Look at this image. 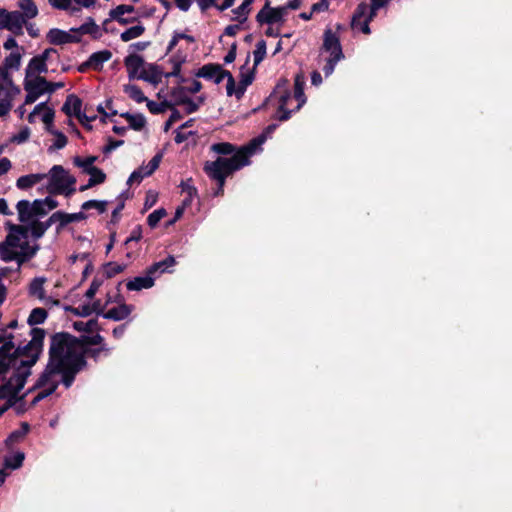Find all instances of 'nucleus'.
<instances>
[{
  "label": "nucleus",
  "instance_id": "f257e3e1",
  "mask_svg": "<svg viewBox=\"0 0 512 512\" xmlns=\"http://www.w3.org/2000/svg\"><path fill=\"white\" fill-rule=\"evenodd\" d=\"M85 365L82 346L76 337L65 332L56 333L50 340L48 363L34 389L46 386L57 389L60 382L69 388Z\"/></svg>",
  "mask_w": 512,
  "mask_h": 512
},
{
  "label": "nucleus",
  "instance_id": "f03ea898",
  "mask_svg": "<svg viewBox=\"0 0 512 512\" xmlns=\"http://www.w3.org/2000/svg\"><path fill=\"white\" fill-rule=\"evenodd\" d=\"M30 335L29 343L16 349V354H27V358L20 359L14 374L8 380L17 394L24 388L27 378L31 375V367L35 365L43 349L45 331L41 328H31Z\"/></svg>",
  "mask_w": 512,
  "mask_h": 512
},
{
  "label": "nucleus",
  "instance_id": "7ed1b4c3",
  "mask_svg": "<svg viewBox=\"0 0 512 512\" xmlns=\"http://www.w3.org/2000/svg\"><path fill=\"white\" fill-rule=\"evenodd\" d=\"M242 167H244V163L240 159H227L226 157H218L215 161L205 163V173L218 183L215 196L223 194L226 178Z\"/></svg>",
  "mask_w": 512,
  "mask_h": 512
},
{
  "label": "nucleus",
  "instance_id": "20e7f679",
  "mask_svg": "<svg viewBox=\"0 0 512 512\" xmlns=\"http://www.w3.org/2000/svg\"><path fill=\"white\" fill-rule=\"evenodd\" d=\"M76 178L69 174L61 165H54L49 171L48 191L52 194H63L70 197L75 192Z\"/></svg>",
  "mask_w": 512,
  "mask_h": 512
},
{
  "label": "nucleus",
  "instance_id": "39448f33",
  "mask_svg": "<svg viewBox=\"0 0 512 512\" xmlns=\"http://www.w3.org/2000/svg\"><path fill=\"white\" fill-rule=\"evenodd\" d=\"M53 56L59 57L58 51L54 48H47L42 54L34 56L26 67V78L46 73L48 71L47 62L52 60Z\"/></svg>",
  "mask_w": 512,
  "mask_h": 512
},
{
  "label": "nucleus",
  "instance_id": "423d86ee",
  "mask_svg": "<svg viewBox=\"0 0 512 512\" xmlns=\"http://www.w3.org/2000/svg\"><path fill=\"white\" fill-rule=\"evenodd\" d=\"M16 349L14 342L0 347V375L7 373L12 366H16L19 358H27V354H16Z\"/></svg>",
  "mask_w": 512,
  "mask_h": 512
},
{
  "label": "nucleus",
  "instance_id": "0eeeda50",
  "mask_svg": "<svg viewBox=\"0 0 512 512\" xmlns=\"http://www.w3.org/2000/svg\"><path fill=\"white\" fill-rule=\"evenodd\" d=\"M285 13L286 7L270 8L269 3H266L265 6L256 15V20L260 24H273L282 21Z\"/></svg>",
  "mask_w": 512,
  "mask_h": 512
},
{
  "label": "nucleus",
  "instance_id": "6e6552de",
  "mask_svg": "<svg viewBox=\"0 0 512 512\" xmlns=\"http://www.w3.org/2000/svg\"><path fill=\"white\" fill-rule=\"evenodd\" d=\"M81 108V99L74 94H70L67 96L66 101L62 106V111L69 117L75 116L81 124H84V119H88V117L86 113L81 111Z\"/></svg>",
  "mask_w": 512,
  "mask_h": 512
},
{
  "label": "nucleus",
  "instance_id": "1a4fd4ad",
  "mask_svg": "<svg viewBox=\"0 0 512 512\" xmlns=\"http://www.w3.org/2000/svg\"><path fill=\"white\" fill-rule=\"evenodd\" d=\"M265 139V135L254 138L248 145L236 151V153L228 159H240L244 163V166L248 165L249 157L252 156L256 152L257 148L265 142Z\"/></svg>",
  "mask_w": 512,
  "mask_h": 512
},
{
  "label": "nucleus",
  "instance_id": "9d476101",
  "mask_svg": "<svg viewBox=\"0 0 512 512\" xmlns=\"http://www.w3.org/2000/svg\"><path fill=\"white\" fill-rule=\"evenodd\" d=\"M124 65L127 69L129 79H140L141 70L145 68V61L138 54H129L124 59Z\"/></svg>",
  "mask_w": 512,
  "mask_h": 512
},
{
  "label": "nucleus",
  "instance_id": "9b49d317",
  "mask_svg": "<svg viewBox=\"0 0 512 512\" xmlns=\"http://www.w3.org/2000/svg\"><path fill=\"white\" fill-rule=\"evenodd\" d=\"M323 49L330 53V56L344 57L340 41L330 29L324 33Z\"/></svg>",
  "mask_w": 512,
  "mask_h": 512
},
{
  "label": "nucleus",
  "instance_id": "f8f14e48",
  "mask_svg": "<svg viewBox=\"0 0 512 512\" xmlns=\"http://www.w3.org/2000/svg\"><path fill=\"white\" fill-rule=\"evenodd\" d=\"M27 20L20 11H11L8 18L7 30L14 35H23V26L26 25Z\"/></svg>",
  "mask_w": 512,
  "mask_h": 512
},
{
  "label": "nucleus",
  "instance_id": "ddd939ff",
  "mask_svg": "<svg viewBox=\"0 0 512 512\" xmlns=\"http://www.w3.org/2000/svg\"><path fill=\"white\" fill-rule=\"evenodd\" d=\"M162 69L156 64H146L141 70L140 79L151 84L157 85L161 82Z\"/></svg>",
  "mask_w": 512,
  "mask_h": 512
},
{
  "label": "nucleus",
  "instance_id": "4468645a",
  "mask_svg": "<svg viewBox=\"0 0 512 512\" xmlns=\"http://www.w3.org/2000/svg\"><path fill=\"white\" fill-rule=\"evenodd\" d=\"M154 285V278L152 274L146 276H138L126 283V287L129 291H140L142 289H149Z\"/></svg>",
  "mask_w": 512,
  "mask_h": 512
},
{
  "label": "nucleus",
  "instance_id": "2eb2a0df",
  "mask_svg": "<svg viewBox=\"0 0 512 512\" xmlns=\"http://www.w3.org/2000/svg\"><path fill=\"white\" fill-rule=\"evenodd\" d=\"M132 312V306L127 304H120L117 307H113L108 310L106 313H103V317L105 319H110L114 321H121L127 318Z\"/></svg>",
  "mask_w": 512,
  "mask_h": 512
},
{
  "label": "nucleus",
  "instance_id": "dca6fc26",
  "mask_svg": "<svg viewBox=\"0 0 512 512\" xmlns=\"http://www.w3.org/2000/svg\"><path fill=\"white\" fill-rule=\"evenodd\" d=\"M49 86V81L42 76H35L34 79H25L24 89H33L39 96L44 93H47V87Z\"/></svg>",
  "mask_w": 512,
  "mask_h": 512
},
{
  "label": "nucleus",
  "instance_id": "f3484780",
  "mask_svg": "<svg viewBox=\"0 0 512 512\" xmlns=\"http://www.w3.org/2000/svg\"><path fill=\"white\" fill-rule=\"evenodd\" d=\"M112 57V53L109 50H102L95 52L88 58V65L94 70H100L103 64L109 61Z\"/></svg>",
  "mask_w": 512,
  "mask_h": 512
},
{
  "label": "nucleus",
  "instance_id": "a211bd4d",
  "mask_svg": "<svg viewBox=\"0 0 512 512\" xmlns=\"http://www.w3.org/2000/svg\"><path fill=\"white\" fill-rule=\"evenodd\" d=\"M71 32L89 34L95 39L101 37L100 28L92 18H88L87 21L83 23L80 27L72 28Z\"/></svg>",
  "mask_w": 512,
  "mask_h": 512
},
{
  "label": "nucleus",
  "instance_id": "6ab92c4d",
  "mask_svg": "<svg viewBox=\"0 0 512 512\" xmlns=\"http://www.w3.org/2000/svg\"><path fill=\"white\" fill-rule=\"evenodd\" d=\"M47 39L53 45L67 44L71 41L70 31L53 28L47 33Z\"/></svg>",
  "mask_w": 512,
  "mask_h": 512
},
{
  "label": "nucleus",
  "instance_id": "aec40b11",
  "mask_svg": "<svg viewBox=\"0 0 512 512\" xmlns=\"http://www.w3.org/2000/svg\"><path fill=\"white\" fill-rule=\"evenodd\" d=\"M368 11L370 12V8L364 2L360 3L357 6V8L353 14L352 20H351V26L353 29L359 28L361 30V26H362L364 20L368 17V15H367Z\"/></svg>",
  "mask_w": 512,
  "mask_h": 512
},
{
  "label": "nucleus",
  "instance_id": "412c9836",
  "mask_svg": "<svg viewBox=\"0 0 512 512\" xmlns=\"http://www.w3.org/2000/svg\"><path fill=\"white\" fill-rule=\"evenodd\" d=\"M387 3L388 0H371L370 13L361 26V31L363 33H370L369 22L376 16L377 11L384 7Z\"/></svg>",
  "mask_w": 512,
  "mask_h": 512
},
{
  "label": "nucleus",
  "instance_id": "4be33fe9",
  "mask_svg": "<svg viewBox=\"0 0 512 512\" xmlns=\"http://www.w3.org/2000/svg\"><path fill=\"white\" fill-rule=\"evenodd\" d=\"M46 177H47L46 174H39V173L24 175L17 179L16 186L19 189L25 190V189H28V188L34 186L35 184L39 183Z\"/></svg>",
  "mask_w": 512,
  "mask_h": 512
},
{
  "label": "nucleus",
  "instance_id": "5701e85b",
  "mask_svg": "<svg viewBox=\"0 0 512 512\" xmlns=\"http://www.w3.org/2000/svg\"><path fill=\"white\" fill-rule=\"evenodd\" d=\"M18 219L22 223L29 222L34 214L32 213V206L28 200H20L17 205Z\"/></svg>",
  "mask_w": 512,
  "mask_h": 512
},
{
  "label": "nucleus",
  "instance_id": "b1692460",
  "mask_svg": "<svg viewBox=\"0 0 512 512\" xmlns=\"http://www.w3.org/2000/svg\"><path fill=\"white\" fill-rule=\"evenodd\" d=\"M57 216H59V229L68 225L69 223L79 222L87 218V215L83 212L69 214L62 211H57Z\"/></svg>",
  "mask_w": 512,
  "mask_h": 512
},
{
  "label": "nucleus",
  "instance_id": "393cba45",
  "mask_svg": "<svg viewBox=\"0 0 512 512\" xmlns=\"http://www.w3.org/2000/svg\"><path fill=\"white\" fill-rule=\"evenodd\" d=\"M176 263L175 258L173 256H168L164 260L156 262L152 264L148 269V274H156V273H163L165 272L169 267L174 266Z\"/></svg>",
  "mask_w": 512,
  "mask_h": 512
},
{
  "label": "nucleus",
  "instance_id": "a878e982",
  "mask_svg": "<svg viewBox=\"0 0 512 512\" xmlns=\"http://www.w3.org/2000/svg\"><path fill=\"white\" fill-rule=\"evenodd\" d=\"M290 98H291V94L288 91H286L284 94H282L279 98V107H278L277 118L280 121H286L291 116V110H288L286 108L287 102Z\"/></svg>",
  "mask_w": 512,
  "mask_h": 512
},
{
  "label": "nucleus",
  "instance_id": "bb28decb",
  "mask_svg": "<svg viewBox=\"0 0 512 512\" xmlns=\"http://www.w3.org/2000/svg\"><path fill=\"white\" fill-rule=\"evenodd\" d=\"M45 282H46V278H44V277L34 278L29 286L30 295L35 296L40 300H43L45 297V294H44V283Z\"/></svg>",
  "mask_w": 512,
  "mask_h": 512
},
{
  "label": "nucleus",
  "instance_id": "cd10ccee",
  "mask_svg": "<svg viewBox=\"0 0 512 512\" xmlns=\"http://www.w3.org/2000/svg\"><path fill=\"white\" fill-rule=\"evenodd\" d=\"M255 0H244L243 3L237 8L232 10V13L235 15L233 20H237L240 23H243L247 20V16L250 12V6Z\"/></svg>",
  "mask_w": 512,
  "mask_h": 512
},
{
  "label": "nucleus",
  "instance_id": "c85d7f7f",
  "mask_svg": "<svg viewBox=\"0 0 512 512\" xmlns=\"http://www.w3.org/2000/svg\"><path fill=\"white\" fill-rule=\"evenodd\" d=\"M17 392H14V388L8 381L0 386V399H7L9 406H12L18 400Z\"/></svg>",
  "mask_w": 512,
  "mask_h": 512
},
{
  "label": "nucleus",
  "instance_id": "c756f323",
  "mask_svg": "<svg viewBox=\"0 0 512 512\" xmlns=\"http://www.w3.org/2000/svg\"><path fill=\"white\" fill-rule=\"evenodd\" d=\"M19 7L26 20L35 18L38 14V8L33 0H19Z\"/></svg>",
  "mask_w": 512,
  "mask_h": 512
},
{
  "label": "nucleus",
  "instance_id": "7c9ffc66",
  "mask_svg": "<svg viewBox=\"0 0 512 512\" xmlns=\"http://www.w3.org/2000/svg\"><path fill=\"white\" fill-rule=\"evenodd\" d=\"M304 77L300 74H297L295 77V83H294V97L298 100V105L296 109H300V107L305 103V97H304Z\"/></svg>",
  "mask_w": 512,
  "mask_h": 512
},
{
  "label": "nucleus",
  "instance_id": "2f4dec72",
  "mask_svg": "<svg viewBox=\"0 0 512 512\" xmlns=\"http://www.w3.org/2000/svg\"><path fill=\"white\" fill-rule=\"evenodd\" d=\"M22 52L17 50L7 55L2 63L5 67L18 70L21 66Z\"/></svg>",
  "mask_w": 512,
  "mask_h": 512
},
{
  "label": "nucleus",
  "instance_id": "473e14b6",
  "mask_svg": "<svg viewBox=\"0 0 512 512\" xmlns=\"http://www.w3.org/2000/svg\"><path fill=\"white\" fill-rule=\"evenodd\" d=\"M144 32L145 27L142 24H138L122 32L120 38L123 42H129L135 38L140 37Z\"/></svg>",
  "mask_w": 512,
  "mask_h": 512
},
{
  "label": "nucleus",
  "instance_id": "72a5a7b5",
  "mask_svg": "<svg viewBox=\"0 0 512 512\" xmlns=\"http://www.w3.org/2000/svg\"><path fill=\"white\" fill-rule=\"evenodd\" d=\"M254 79V72L248 71L246 73L241 72V79L239 81L238 87L236 89V96L240 98L246 91L247 86H249Z\"/></svg>",
  "mask_w": 512,
  "mask_h": 512
},
{
  "label": "nucleus",
  "instance_id": "f704fd0d",
  "mask_svg": "<svg viewBox=\"0 0 512 512\" xmlns=\"http://www.w3.org/2000/svg\"><path fill=\"white\" fill-rule=\"evenodd\" d=\"M124 92L137 103L148 101L147 97L144 96L142 90L136 85H125Z\"/></svg>",
  "mask_w": 512,
  "mask_h": 512
},
{
  "label": "nucleus",
  "instance_id": "c9c22d12",
  "mask_svg": "<svg viewBox=\"0 0 512 512\" xmlns=\"http://www.w3.org/2000/svg\"><path fill=\"white\" fill-rule=\"evenodd\" d=\"M47 318V311L44 308H34L27 320V323L30 326L41 324L43 323Z\"/></svg>",
  "mask_w": 512,
  "mask_h": 512
},
{
  "label": "nucleus",
  "instance_id": "e433bc0d",
  "mask_svg": "<svg viewBox=\"0 0 512 512\" xmlns=\"http://www.w3.org/2000/svg\"><path fill=\"white\" fill-rule=\"evenodd\" d=\"M174 97L176 98L175 104L184 105V109L187 114L194 113L199 109V105L190 98L182 97L181 94H177V96Z\"/></svg>",
  "mask_w": 512,
  "mask_h": 512
},
{
  "label": "nucleus",
  "instance_id": "4c0bfd02",
  "mask_svg": "<svg viewBox=\"0 0 512 512\" xmlns=\"http://www.w3.org/2000/svg\"><path fill=\"white\" fill-rule=\"evenodd\" d=\"M97 160L96 156H88L85 159L76 156L73 159V162L75 166L82 168V171L84 174L87 173V171H90V168H96L93 164Z\"/></svg>",
  "mask_w": 512,
  "mask_h": 512
},
{
  "label": "nucleus",
  "instance_id": "58836bf2",
  "mask_svg": "<svg viewBox=\"0 0 512 512\" xmlns=\"http://www.w3.org/2000/svg\"><path fill=\"white\" fill-rule=\"evenodd\" d=\"M48 2L55 9L68 11L71 15L77 13V7H73L72 0H48Z\"/></svg>",
  "mask_w": 512,
  "mask_h": 512
},
{
  "label": "nucleus",
  "instance_id": "ea45409f",
  "mask_svg": "<svg viewBox=\"0 0 512 512\" xmlns=\"http://www.w3.org/2000/svg\"><path fill=\"white\" fill-rule=\"evenodd\" d=\"M219 67L220 65L218 64H206L197 71L196 76L212 80L214 75L217 74Z\"/></svg>",
  "mask_w": 512,
  "mask_h": 512
},
{
  "label": "nucleus",
  "instance_id": "a19ab883",
  "mask_svg": "<svg viewBox=\"0 0 512 512\" xmlns=\"http://www.w3.org/2000/svg\"><path fill=\"white\" fill-rule=\"evenodd\" d=\"M162 160V154L157 153L146 166H141L139 170H142V175L145 177L150 176L154 173V171L159 167V164Z\"/></svg>",
  "mask_w": 512,
  "mask_h": 512
},
{
  "label": "nucleus",
  "instance_id": "79ce46f5",
  "mask_svg": "<svg viewBox=\"0 0 512 512\" xmlns=\"http://www.w3.org/2000/svg\"><path fill=\"white\" fill-rule=\"evenodd\" d=\"M211 150L220 155H233L235 154V147L228 142L215 143L211 146Z\"/></svg>",
  "mask_w": 512,
  "mask_h": 512
},
{
  "label": "nucleus",
  "instance_id": "37998d69",
  "mask_svg": "<svg viewBox=\"0 0 512 512\" xmlns=\"http://www.w3.org/2000/svg\"><path fill=\"white\" fill-rule=\"evenodd\" d=\"M254 55V67L258 66L266 55V42L264 40L258 41L256 49L253 52Z\"/></svg>",
  "mask_w": 512,
  "mask_h": 512
},
{
  "label": "nucleus",
  "instance_id": "c03bdc74",
  "mask_svg": "<svg viewBox=\"0 0 512 512\" xmlns=\"http://www.w3.org/2000/svg\"><path fill=\"white\" fill-rule=\"evenodd\" d=\"M24 460V454L21 452H17L15 455L6 457L4 464L6 468L17 469L19 468Z\"/></svg>",
  "mask_w": 512,
  "mask_h": 512
},
{
  "label": "nucleus",
  "instance_id": "a18cd8bd",
  "mask_svg": "<svg viewBox=\"0 0 512 512\" xmlns=\"http://www.w3.org/2000/svg\"><path fill=\"white\" fill-rule=\"evenodd\" d=\"M17 250L0 242V258L4 262L13 261L17 257Z\"/></svg>",
  "mask_w": 512,
  "mask_h": 512
},
{
  "label": "nucleus",
  "instance_id": "49530a36",
  "mask_svg": "<svg viewBox=\"0 0 512 512\" xmlns=\"http://www.w3.org/2000/svg\"><path fill=\"white\" fill-rule=\"evenodd\" d=\"M81 207L83 210L97 209L99 213H104L107 209V201L88 200Z\"/></svg>",
  "mask_w": 512,
  "mask_h": 512
},
{
  "label": "nucleus",
  "instance_id": "de8ad7c7",
  "mask_svg": "<svg viewBox=\"0 0 512 512\" xmlns=\"http://www.w3.org/2000/svg\"><path fill=\"white\" fill-rule=\"evenodd\" d=\"M82 346V355L84 356V345H100L103 343L104 338L100 334H95L92 336H83L82 339L76 338Z\"/></svg>",
  "mask_w": 512,
  "mask_h": 512
},
{
  "label": "nucleus",
  "instance_id": "09e8293b",
  "mask_svg": "<svg viewBox=\"0 0 512 512\" xmlns=\"http://www.w3.org/2000/svg\"><path fill=\"white\" fill-rule=\"evenodd\" d=\"M166 210L164 208L157 209L153 211L149 216L147 217V223L151 228H154L157 226L159 221L166 216Z\"/></svg>",
  "mask_w": 512,
  "mask_h": 512
},
{
  "label": "nucleus",
  "instance_id": "8fccbe9b",
  "mask_svg": "<svg viewBox=\"0 0 512 512\" xmlns=\"http://www.w3.org/2000/svg\"><path fill=\"white\" fill-rule=\"evenodd\" d=\"M129 127L133 130L140 131L146 125V119L142 114H135L133 117H129Z\"/></svg>",
  "mask_w": 512,
  "mask_h": 512
},
{
  "label": "nucleus",
  "instance_id": "3c124183",
  "mask_svg": "<svg viewBox=\"0 0 512 512\" xmlns=\"http://www.w3.org/2000/svg\"><path fill=\"white\" fill-rule=\"evenodd\" d=\"M182 192L186 193L188 199L184 201V204L191 202L192 197L197 194V189L192 184V179H187L181 183Z\"/></svg>",
  "mask_w": 512,
  "mask_h": 512
},
{
  "label": "nucleus",
  "instance_id": "603ef678",
  "mask_svg": "<svg viewBox=\"0 0 512 512\" xmlns=\"http://www.w3.org/2000/svg\"><path fill=\"white\" fill-rule=\"evenodd\" d=\"M202 89L201 82L197 80H193L191 85L189 87H179L173 90L172 95L177 96V94H181L184 90H186L189 93H197Z\"/></svg>",
  "mask_w": 512,
  "mask_h": 512
},
{
  "label": "nucleus",
  "instance_id": "864d4df0",
  "mask_svg": "<svg viewBox=\"0 0 512 512\" xmlns=\"http://www.w3.org/2000/svg\"><path fill=\"white\" fill-rule=\"evenodd\" d=\"M97 326V321L94 319H91L87 322L83 321H77L74 322V328L77 331H83V332H92Z\"/></svg>",
  "mask_w": 512,
  "mask_h": 512
},
{
  "label": "nucleus",
  "instance_id": "5fc2aeb1",
  "mask_svg": "<svg viewBox=\"0 0 512 512\" xmlns=\"http://www.w3.org/2000/svg\"><path fill=\"white\" fill-rule=\"evenodd\" d=\"M125 267H126L125 265H120L115 262H110L105 267V274L108 278H112L115 275L123 272Z\"/></svg>",
  "mask_w": 512,
  "mask_h": 512
},
{
  "label": "nucleus",
  "instance_id": "6e6d98bb",
  "mask_svg": "<svg viewBox=\"0 0 512 512\" xmlns=\"http://www.w3.org/2000/svg\"><path fill=\"white\" fill-rule=\"evenodd\" d=\"M134 7L132 5H118L116 8L112 9L109 13L111 18H119L123 16L125 13L134 12Z\"/></svg>",
  "mask_w": 512,
  "mask_h": 512
},
{
  "label": "nucleus",
  "instance_id": "4d7b16f0",
  "mask_svg": "<svg viewBox=\"0 0 512 512\" xmlns=\"http://www.w3.org/2000/svg\"><path fill=\"white\" fill-rule=\"evenodd\" d=\"M29 229L31 231L32 236L35 239L41 238L46 232L45 227H43V225H42V222L37 221V220L31 222L28 230Z\"/></svg>",
  "mask_w": 512,
  "mask_h": 512
},
{
  "label": "nucleus",
  "instance_id": "13d9d810",
  "mask_svg": "<svg viewBox=\"0 0 512 512\" xmlns=\"http://www.w3.org/2000/svg\"><path fill=\"white\" fill-rule=\"evenodd\" d=\"M342 58L343 57L341 56H330L327 59L326 64L323 67V72L326 77L330 76L334 72L337 62L340 61Z\"/></svg>",
  "mask_w": 512,
  "mask_h": 512
},
{
  "label": "nucleus",
  "instance_id": "bf43d9fd",
  "mask_svg": "<svg viewBox=\"0 0 512 512\" xmlns=\"http://www.w3.org/2000/svg\"><path fill=\"white\" fill-rule=\"evenodd\" d=\"M24 238L22 234L18 233H8L5 240L2 242L3 244L10 246L12 248H18L20 246V240Z\"/></svg>",
  "mask_w": 512,
  "mask_h": 512
},
{
  "label": "nucleus",
  "instance_id": "052dcab7",
  "mask_svg": "<svg viewBox=\"0 0 512 512\" xmlns=\"http://www.w3.org/2000/svg\"><path fill=\"white\" fill-rule=\"evenodd\" d=\"M9 68L5 67L4 65H0V82L4 84L6 87L12 88L13 80L9 73Z\"/></svg>",
  "mask_w": 512,
  "mask_h": 512
},
{
  "label": "nucleus",
  "instance_id": "680f3d73",
  "mask_svg": "<svg viewBox=\"0 0 512 512\" xmlns=\"http://www.w3.org/2000/svg\"><path fill=\"white\" fill-rule=\"evenodd\" d=\"M50 133L55 135V137H56L54 144H53V147L55 149H62L66 146L68 140H67V137L62 132L53 130Z\"/></svg>",
  "mask_w": 512,
  "mask_h": 512
},
{
  "label": "nucleus",
  "instance_id": "e2e57ef3",
  "mask_svg": "<svg viewBox=\"0 0 512 512\" xmlns=\"http://www.w3.org/2000/svg\"><path fill=\"white\" fill-rule=\"evenodd\" d=\"M31 206L34 216H43L47 213V209L44 206L42 199L35 200L33 203H31Z\"/></svg>",
  "mask_w": 512,
  "mask_h": 512
},
{
  "label": "nucleus",
  "instance_id": "0e129e2a",
  "mask_svg": "<svg viewBox=\"0 0 512 512\" xmlns=\"http://www.w3.org/2000/svg\"><path fill=\"white\" fill-rule=\"evenodd\" d=\"M72 312L81 317H88L93 313V307L90 304L80 305L72 309Z\"/></svg>",
  "mask_w": 512,
  "mask_h": 512
},
{
  "label": "nucleus",
  "instance_id": "69168bd1",
  "mask_svg": "<svg viewBox=\"0 0 512 512\" xmlns=\"http://www.w3.org/2000/svg\"><path fill=\"white\" fill-rule=\"evenodd\" d=\"M54 119V111L50 108H47L44 114L42 115V121L45 123L48 132L53 131L52 122Z\"/></svg>",
  "mask_w": 512,
  "mask_h": 512
},
{
  "label": "nucleus",
  "instance_id": "338daca9",
  "mask_svg": "<svg viewBox=\"0 0 512 512\" xmlns=\"http://www.w3.org/2000/svg\"><path fill=\"white\" fill-rule=\"evenodd\" d=\"M7 228L9 230V233L22 234L24 238H26L28 235V227L26 226L7 223Z\"/></svg>",
  "mask_w": 512,
  "mask_h": 512
},
{
  "label": "nucleus",
  "instance_id": "774afa93",
  "mask_svg": "<svg viewBox=\"0 0 512 512\" xmlns=\"http://www.w3.org/2000/svg\"><path fill=\"white\" fill-rule=\"evenodd\" d=\"M142 238V227L137 225L131 232L130 236L126 239L125 245H128L130 242L139 241Z\"/></svg>",
  "mask_w": 512,
  "mask_h": 512
}]
</instances>
